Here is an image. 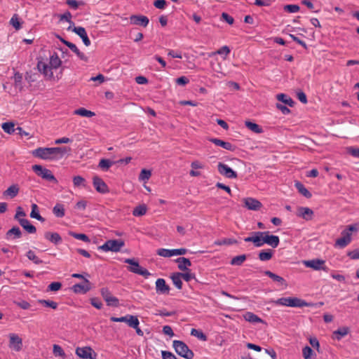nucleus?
Returning a JSON list of instances; mask_svg holds the SVG:
<instances>
[{"label":"nucleus","instance_id":"obj_1","mask_svg":"<svg viewBox=\"0 0 359 359\" xmlns=\"http://www.w3.org/2000/svg\"><path fill=\"white\" fill-rule=\"evenodd\" d=\"M69 147H39L32 151V155L44 161H58L69 153Z\"/></svg>","mask_w":359,"mask_h":359},{"label":"nucleus","instance_id":"obj_2","mask_svg":"<svg viewBox=\"0 0 359 359\" xmlns=\"http://www.w3.org/2000/svg\"><path fill=\"white\" fill-rule=\"evenodd\" d=\"M359 231V222L347 226L341 233V237L336 240L335 248H344L352 241V233Z\"/></svg>","mask_w":359,"mask_h":359},{"label":"nucleus","instance_id":"obj_3","mask_svg":"<svg viewBox=\"0 0 359 359\" xmlns=\"http://www.w3.org/2000/svg\"><path fill=\"white\" fill-rule=\"evenodd\" d=\"M271 302L278 306L302 308L304 306H311V303L299 299L298 297H282L276 300H273Z\"/></svg>","mask_w":359,"mask_h":359},{"label":"nucleus","instance_id":"obj_4","mask_svg":"<svg viewBox=\"0 0 359 359\" xmlns=\"http://www.w3.org/2000/svg\"><path fill=\"white\" fill-rule=\"evenodd\" d=\"M172 346L179 355L186 359H191L194 357L193 351L190 350L187 345L183 341L174 340Z\"/></svg>","mask_w":359,"mask_h":359},{"label":"nucleus","instance_id":"obj_5","mask_svg":"<svg viewBox=\"0 0 359 359\" xmlns=\"http://www.w3.org/2000/svg\"><path fill=\"white\" fill-rule=\"evenodd\" d=\"M124 242L121 239L108 240L103 245L98 247V249L104 252H119L124 246Z\"/></svg>","mask_w":359,"mask_h":359},{"label":"nucleus","instance_id":"obj_6","mask_svg":"<svg viewBox=\"0 0 359 359\" xmlns=\"http://www.w3.org/2000/svg\"><path fill=\"white\" fill-rule=\"evenodd\" d=\"M124 262L130 264L128 269L130 272L141 275L145 278H148L151 276V273L145 268L140 266L139 263L134 259H126Z\"/></svg>","mask_w":359,"mask_h":359},{"label":"nucleus","instance_id":"obj_7","mask_svg":"<svg viewBox=\"0 0 359 359\" xmlns=\"http://www.w3.org/2000/svg\"><path fill=\"white\" fill-rule=\"evenodd\" d=\"M32 170L36 172L37 175L40 176L43 180H46L48 182L57 183V180L53 175L52 172L50 170L43 168L42 165H34L32 166Z\"/></svg>","mask_w":359,"mask_h":359},{"label":"nucleus","instance_id":"obj_8","mask_svg":"<svg viewBox=\"0 0 359 359\" xmlns=\"http://www.w3.org/2000/svg\"><path fill=\"white\" fill-rule=\"evenodd\" d=\"M303 264L308 268H311L315 271L323 270L327 272L329 269L325 265V261L320 259H313L309 260H304Z\"/></svg>","mask_w":359,"mask_h":359},{"label":"nucleus","instance_id":"obj_9","mask_svg":"<svg viewBox=\"0 0 359 359\" xmlns=\"http://www.w3.org/2000/svg\"><path fill=\"white\" fill-rule=\"evenodd\" d=\"M187 252V250L186 248H179V249L159 248L156 251V254L163 257H174V256L184 255Z\"/></svg>","mask_w":359,"mask_h":359},{"label":"nucleus","instance_id":"obj_10","mask_svg":"<svg viewBox=\"0 0 359 359\" xmlns=\"http://www.w3.org/2000/svg\"><path fill=\"white\" fill-rule=\"evenodd\" d=\"M76 355L81 359H96L97 353L90 346L77 347Z\"/></svg>","mask_w":359,"mask_h":359},{"label":"nucleus","instance_id":"obj_11","mask_svg":"<svg viewBox=\"0 0 359 359\" xmlns=\"http://www.w3.org/2000/svg\"><path fill=\"white\" fill-rule=\"evenodd\" d=\"M266 232L264 231H255L252 232L250 236L244 238L245 242H252L254 243L255 247H262L264 244V234Z\"/></svg>","mask_w":359,"mask_h":359},{"label":"nucleus","instance_id":"obj_12","mask_svg":"<svg viewBox=\"0 0 359 359\" xmlns=\"http://www.w3.org/2000/svg\"><path fill=\"white\" fill-rule=\"evenodd\" d=\"M100 294L107 306L117 307L119 304V300L116 297L111 295L110 290L107 287H102L100 290Z\"/></svg>","mask_w":359,"mask_h":359},{"label":"nucleus","instance_id":"obj_13","mask_svg":"<svg viewBox=\"0 0 359 359\" xmlns=\"http://www.w3.org/2000/svg\"><path fill=\"white\" fill-rule=\"evenodd\" d=\"M9 348L16 352H19L22 349V339L15 333L9 334Z\"/></svg>","mask_w":359,"mask_h":359},{"label":"nucleus","instance_id":"obj_14","mask_svg":"<svg viewBox=\"0 0 359 359\" xmlns=\"http://www.w3.org/2000/svg\"><path fill=\"white\" fill-rule=\"evenodd\" d=\"M217 169L219 173L226 178L235 179L237 177V173L225 163L219 162L217 165Z\"/></svg>","mask_w":359,"mask_h":359},{"label":"nucleus","instance_id":"obj_15","mask_svg":"<svg viewBox=\"0 0 359 359\" xmlns=\"http://www.w3.org/2000/svg\"><path fill=\"white\" fill-rule=\"evenodd\" d=\"M93 184L96 191L101 194H107L109 191L107 184L98 176L93 178Z\"/></svg>","mask_w":359,"mask_h":359},{"label":"nucleus","instance_id":"obj_16","mask_svg":"<svg viewBox=\"0 0 359 359\" xmlns=\"http://www.w3.org/2000/svg\"><path fill=\"white\" fill-rule=\"evenodd\" d=\"M37 68L46 77L50 79L53 76V68H51L49 64L39 61L37 64Z\"/></svg>","mask_w":359,"mask_h":359},{"label":"nucleus","instance_id":"obj_17","mask_svg":"<svg viewBox=\"0 0 359 359\" xmlns=\"http://www.w3.org/2000/svg\"><path fill=\"white\" fill-rule=\"evenodd\" d=\"M156 291L158 294H167L170 292V287L163 278H158L156 281Z\"/></svg>","mask_w":359,"mask_h":359},{"label":"nucleus","instance_id":"obj_18","mask_svg":"<svg viewBox=\"0 0 359 359\" xmlns=\"http://www.w3.org/2000/svg\"><path fill=\"white\" fill-rule=\"evenodd\" d=\"M130 20L131 24L141 25L144 27H146L149 22V18L144 15H131Z\"/></svg>","mask_w":359,"mask_h":359},{"label":"nucleus","instance_id":"obj_19","mask_svg":"<svg viewBox=\"0 0 359 359\" xmlns=\"http://www.w3.org/2000/svg\"><path fill=\"white\" fill-rule=\"evenodd\" d=\"M266 233L264 234V244H267L271 247L275 248L278 246L280 243V239L278 236L269 235V231H266Z\"/></svg>","mask_w":359,"mask_h":359},{"label":"nucleus","instance_id":"obj_20","mask_svg":"<svg viewBox=\"0 0 359 359\" xmlns=\"http://www.w3.org/2000/svg\"><path fill=\"white\" fill-rule=\"evenodd\" d=\"M245 206L251 210H257L262 207V203L253 198H246L244 199Z\"/></svg>","mask_w":359,"mask_h":359},{"label":"nucleus","instance_id":"obj_21","mask_svg":"<svg viewBox=\"0 0 359 359\" xmlns=\"http://www.w3.org/2000/svg\"><path fill=\"white\" fill-rule=\"evenodd\" d=\"M84 284H75L72 287V290L75 293L85 294L90 290V282L88 279L84 278Z\"/></svg>","mask_w":359,"mask_h":359},{"label":"nucleus","instance_id":"obj_22","mask_svg":"<svg viewBox=\"0 0 359 359\" xmlns=\"http://www.w3.org/2000/svg\"><path fill=\"white\" fill-rule=\"evenodd\" d=\"M73 31L81 38L83 43L86 46H89L90 45V41L87 35L86 29L83 27H75Z\"/></svg>","mask_w":359,"mask_h":359},{"label":"nucleus","instance_id":"obj_23","mask_svg":"<svg viewBox=\"0 0 359 359\" xmlns=\"http://www.w3.org/2000/svg\"><path fill=\"white\" fill-rule=\"evenodd\" d=\"M210 141L215 144V145L221 147L228 151H234L236 149V147L233 145L231 143L223 141L220 139L212 138L210 140Z\"/></svg>","mask_w":359,"mask_h":359},{"label":"nucleus","instance_id":"obj_24","mask_svg":"<svg viewBox=\"0 0 359 359\" xmlns=\"http://www.w3.org/2000/svg\"><path fill=\"white\" fill-rule=\"evenodd\" d=\"M21 236L22 232L20 228L18 226H13L6 232L5 238L7 241H11L20 238Z\"/></svg>","mask_w":359,"mask_h":359},{"label":"nucleus","instance_id":"obj_25","mask_svg":"<svg viewBox=\"0 0 359 359\" xmlns=\"http://www.w3.org/2000/svg\"><path fill=\"white\" fill-rule=\"evenodd\" d=\"M313 215V212L309 208L301 207L298 210L297 215L306 221L311 220L312 219Z\"/></svg>","mask_w":359,"mask_h":359},{"label":"nucleus","instance_id":"obj_26","mask_svg":"<svg viewBox=\"0 0 359 359\" xmlns=\"http://www.w3.org/2000/svg\"><path fill=\"white\" fill-rule=\"evenodd\" d=\"M175 262L177 263L178 269L181 271H189V267L191 266L190 260L186 257H179Z\"/></svg>","mask_w":359,"mask_h":359},{"label":"nucleus","instance_id":"obj_27","mask_svg":"<svg viewBox=\"0 0 359 359\" xmlns=\"http://www.w3.org/2000/svg\"><path fill=\"white\" fill-rule=\"evenodd\" d=\"M44 237L46 239L48 240L51 243L54 244H58L62 241V238L59 233L56 232H46L44 234Z\"/></svg>","mask_w":359,"mask_h":359},{"label":"nucleus","instance_id":"obj_28","mask_svg":"<svg viewBox=\"0 0 359 359\" xmlns=\"http://www.w3.org/2000/svg\"><path fill=\"white\" fill-rule=\"evenodd\" d=\"M264 274L271 278L273 281L278 283L280 285L287 287V283L283 277L276 275L270 271H265Z\"/></svg>","mask_w":359,"mask_h":359},{"label":"nucleus","instance_id":"obj_29","mask_svg":"<svg viewBox=\"0 0 359 359\" xmlns=\"http://www.w3.org/2000/svg\"><path fill=\"white\" fill-rule=\"evenodd\" d=\"M19 192V188L16 184H13L10 186L3 193L4 196L9 197L13 198L15 197Z\"/></svg>","mask_w":359,"mask_h":359},{"label":"nucleus","instance_id":"obj_30","mask_svg":"<svg viewBox=\"0 0 359 359\" xmlns=\"http://www.w3.org/2000/svg\"><path fill=\"white\" fill-rule=\"evenodd\" d=\"M19 224L29 233H34L36 231V227L27 219H19Z\"/></svg>","mask_w":359,"mask_h":359},{"label":"nucleus","instance_id":"obj_31","mask_svg":"<svg viewBox=\"0 0 359 359\" xmlns=\"http://www.w3.org/2000/svg\"><path fill=\"white\" fill-rule=\"evenodd\" d=\"M243 318L246 321L252 323H259L264 322L262 319H261L258 316L252 312H246L243 315Z\"/></svg>","mask_w":359,"mask_h":359},{"label":"nucleus","instance_id":"obj_32","mask_svg":"<svg viewBox=\"0 0 359 359\" xmlns=\"http://www.w3.org/2000/svg\"><path fill=\"white\" fill-rule=\"evenodd\" d=\"M180 276V272L173 273L170 276L172 283L178 290H181L182 288V281Z\"/></svg>","mask_w":359,"mask_h":359},{"label":"nucleus","instance_id":"obj_33","mask_svg":"<svg viewBox=\"0 0 359 359\" xmlns=\"http://www.w3.org/2000/svg\"><path fill=\"white\" fill-rule=\"evenodd\" d=\"M53 69H57L61 65V60L56 53H53L50 56L49 63Z\"/></svg>","mask_w":359,"mask_h":359},{"label":"nucleus","instance_id":"obj_34","mask_svg":"<svg viewBox=\"0 0 359 359\" xmlns=\"http://www.w3.org/2000/svg\"><path fill=\"white\" fill-rule=\"evenodd\" d=\"M349 332V328L348 327H341L333 332L335 338L337 340L341 339L347 335Z\"/></svg>","mask_w":359,"mask_h":359},{"label":"nucleus","instance_id":"obj_35","mask_svg":"<svg viewBox=\"0 0 359 359\" xmlns=\"http://www.w3.org/2000/svg\"><path fill=\"white\" fill-rule=\"evenodd\" d=\"M53 212L57 217H63L65 215L64 205L61 203H57L53 208Z\"/></svg>","mask_w":359,"mask_h":359},{"label":"nucleus","instance_id":"obj_36","mask_svg":"<svg viewBox=\"0 0 359 359\" xmlns=\"http://www.w3.org/2000/svg\"><path fill=\"white\" fill-rule=\"evenodd\" d=\"M295 187L298 191L307 198L311 197V194L307 190V189L299 182H295Z\"/></svg>","mask_w":359,"mask_h":359},{"label":"nucleus","instance_id":"obj_37","mask_svg":"<svg viewBox=\"0 0 359 359\" xmlns=\"http://www.w3.org/2000/svg\"><path fill=\"white\" fill-rule=\"evenodd\" d=\"M114 163L109 159L102 158L100 161L98 167L103 171H107Z\"/></svg>","mask_w":359,"mask_h":359},{"label":"nucleus","instance_id":"obj_38","mask_svg":"<svg viewBox=\"0 0 359 359\" xmlns=\"http://www.w3.org/2000/svg\"><path fill=\"white\" fill-rule=\"evenodd\" d=\"M30 217L41 222L44 221V218L42 217L39 214L38 206L35 203H33L32 205V211L30 213Z\"/></svg>","mask_w":359,"mask_h":359},{"label":"nucleus","instance_id":"obj_39","mask_svg":"<svg viewBox=\"0 0 359 359\" xmlns=\"http://www.w3.org/2000/svg\"><path fill=\"white\" fill-rule=\"evenodd\" d=\"M273 252L271 250H262L259 253V259L262 262L269 261L272 258Z\"/></svg>","mask_w":359,"mask_h":359},{"label":"nucleus","instance_id":"obj_40","mask_svg":"<svg viewBox=\"0 0 359 359\" xmlns=\"http://www.w3.org/2000/svg\"><path fill=\"white\" fill-rule=\"evenodd\" d=\"M4 131L9 135L13 134L15 130V124L13 122H5L1 125Z\"/></svg>","mask_w":359,"mask_h":359},{"label":"nucleus","instance_id":"obj_41","mask_svg":"<svg viewBox=\"0 0 359 359\" xmlns=\"http://www.w3.org/2000/svg\"><path fill=\"white\" fill-rule=\"evenodd\" d=\"M276 97L278 101H280V102L285 103V104H287L290 107H292V105L294 104V102L292 101V100L290 97H289L287 95H286L285 94H283V93L278 94Z\"/></svg>","mask_w":359,"mask_h":359},{"label":"nucleus","instance_id":"obj_42","mask_svg":"<svg viewBox=\"0 0 359 359\" xmlns=\"http://www.w3.org/2000/svg\"><path fill=\"white\" fill-rule=\"evenodd\" d=\"M74 114L76 115H79L83 117H92L95 116V113L88 110L85 108H79L74 111Z\"/></svg>","mask_w":359,"mask_h":359},{"label":"nucleus","instance_id":"obj_43","mask_svg":"<svg viewBox=\"0 0 359 359\" xmlns=\"http://www.w3.org/2000/svg\"><path fill=\"white\" fill-rule=\"evenodd\" d=\"M246 258L247 257L245 255L236 256L231 260L230 263L233 266H241L246 260Z\"/></svg>","mask_w":359,"mask_h":359},{"label":"nucleus","instance_id":"obj_44","mask_svg":"<svg viewBox=\"0 0 359 359\" xmlns=\"http://www.w3.org/2000/svg\"><path fill=\"white\" fill-rule=\"evenodd\" d=\"M245 126L248 129H250V130L255 133H261L262 132V129L260 128V126L255 123H252L251 121H246Z\"/></svg>","mask_w":359,"mask_h":359},{"label":"nucleus","instance_id":"obj_45","mask_svg":"<svg viewBox=\"0 0 359 359\" xmlns=\"http://www.w3.org/2000/svg\"><path fill=\"white\" fill-rule=\"evenodd\" d=\"M230 53V48L227 46H224L219 50H217L216 52L211 53L209 55L213 56L216 54L220 55H224V58L225 59L226 57Z\"/></svg>","mask_w":359,"mask_h":359},{"label":"nucleus","instance_id":"obj_46","mask_svg":"<svg viewBox=\"0 0 359 359\" xmlns=\"http://www.w3.org/2000/svg\"><path fill=\"white\" fill-rule=\"evenodd\" d=\"M147 212V207L144 205L137 206L133 211V214L135 217H140L145 215Z\"/></svg>","mask_w":359,"mask_h":359},{"label":"nucleus","instance_id":"obj_47","mask_svg":"<svg viewBox=\"0 0 359 359\" xmlns=\"http://www.w3.org/2000/svg\"><path fill=\"white\" fill-rule=\"evenodd\" d=\"M129 327L136 328L140 324V321L137 316L133 315H128V323Z\"/></svg>","mask_w":359,"mask_h":359},{"label":"nucleus","instance_id":"obj_48","mask_svg":"<svg viewBox=\"0 0 359 359\" xmlns=\"http://www.w3.org/2000/svg\"><path fill=\"white\" fill-rule=\"evenodd\" d=\"M70 49L76 54V55L80 60L85 62L88 61V57L83 53L81 52L75 44L71 46Z\"/></svg>","mask_w":359,"mask_h":359},{"label":"nucleus","instance_id":"obj_49","mask_svg":"<svg viewBox=\"0 0 359 359\" xmlns=\"http://www.w3.org/2000/svg\"><path fill=\"white\" fill-rule=\"evenodd\" d=\"M26 256L29 260L32 261L36 264H39L43 262V261L35 255L34 252L31 250L27 252Z\"/></svg>","mask_w":359,"mask_h":359},{"label":"nucleus","instance_id":"obj_50","mask_svg":"<svg viewBox=\"0 0 359 359\" xmlns=\"http://www.w3.org/2000/svg\"><path fill=\"white\" fill-rule=\"evenodd\" d=\"M69 235L76 239L81 240L83 242H86V243L90 242L89 238L84 233H75L73 231H69Z\"/></svg>","mask_w":359,"mask_h":359},{"label":"nucleus","instance_id":"obj_51","mask_svg":"<svg viewBox=\"0 0 359 359\" xmlns=\"http://www.w3.org/2000/svg\"><path fill=\"white\" fill-rule=\"evenodd\" d=\"M53 353L55 356H60L62 358H65L66 354L62 347L57 344H54L53 346Z\"/></svg>","mask_w":359,"mask_h":359},{"label":"nucleus","instance_id":"obj_52","mask_svg":"<svg viewBox=\"0 0 359 359\" xmlns=\"http://www.w3.org/2000/svg\"><path fill=\"white\" fill-rule=\"evenodd\" d=\"M191 334L202 341H205L207 339L206 336L203 333V332L197 329L193 328L191 330Z\"/></svg>","mask_w":359,"mask_h":359},{"label":"nucleus","instance_id":"obj_53","mask_svg":"<svg viewBox=\"0 0 359 359\" xmlns=\"http://www.w3.org/2000/svg\"><path fill=\"white\" fill-rule=\"evenodd\" d=\"M313 351L311 347L306 346L302 349V355L304 359H311L313 355Z\"/></svg>","mask_w":359,"mask_h":359},{"label":"nucleus","instance_id":"obj_54","mask_svg":"<svg viewBox=\"0 0 359 359\" xmlns=\"http://www.w3.org/2000/svg\"><path fill=\"white\" fill-rule=\"evenodd\" d=\"M73 183L75 187H85L86 180L81 176H75L73 178Z\"/></svg>","mask_w":359,"mask_h":359},{"label":"nucleus","instance_id":"obj_55","mask_svg":"<svg viewBox=\"0 0 359 359\" xmlns=\"http://www.w3.org/2000/svg\"><path fill=\"white\" fill-rule=\"evenodd\" d=\"M39 304H41L46 306L52 308L53 309H56L57 308V304L55 302L45 300V299H39L38 301Z\"/></svg>","mask_w":359,"mask_h":359},{"label":"nucleus","instance_id":"obj_56","mask_svg":"<svg viewBox=\"0 0 359 359\" xmlns=\"http://www.w3.org/2000/svg\"><path fill=\"white\" fill-rule=\"evenodd\" d=\"M300 8L296 4H288L284 6V10L290 13H295L299 11Z\"/></svg>","mask_w":359,"mask_h":359},{"label":"nucleus","instance_id":"obj_57","mask_svg":"<svg viewBox=\"0 0 359 359\" xmlns=\"http://www.w3.org/2000/svg\"><path fill=\"white\" fill-rule=\"evenodd\" d=\"M151 175V172L150 170L142 169L140 174L139 180L141 181H147L150 178Z\"/></svg>","mask_w":359,"mask_h":359},{"label":"nucleus","instance_id":"obj_58","mask_svg":"<svg viewBox=\"0 0 359 359\" xmlns=\"http://www.w3.org/2000/svg\"><path fill=\"white\" fill-rule=\"evenodd\" d=\"M184 273H180V276L182 277V279H184L185 281L189 282L191 280L195 278V275L189 271H185Z\"/></svg>","mask_w":359,"mask_h":359},{"label":"nucleus","instance_id":"obj_59","mask_svg":"<svg viewBox=\"0 0 359 359\" xmlns=\"http://www.w3.org/2000/svg\"><path fill=\"white\" fill-rule=\"evenodd\" d=\"M346 151L351 156L355 158H359V148L354 147H348L346 148Z\"/></svg>","mask_w":359,"mask_h":359},{"label":"nucleus","instance_id":"obj_60","mask_svg":"<svg viewBox=\"0 0 359 359\" xmlns=\"http://www.w3.org/2000/svg\"><path fill=\"white\" fill-rule=\"evenodd\" d=\"M26 213L23 210V209L19 206L16 209V213L15 215V219L19 222V219H24V217H25Z\"/></svg>","mask_w":359,"mask_h":359},{"label":"nucleus","instance_id":"obj_61","mask_svg":"<svg viewBox=\"0 0 359 359\" xmlns=\"http://www.w3.org/2000/svg\"><path fill=\"white\" fill-rule=\"evenodd\" d=\"M62 287V284L60 282H53L48 286L49 291L56 292L58 291Z\"/></svg>","mask_w":359,"mask_h":359},{"label":"nucleus","instance_id":"obj_62","mask_svg":"<svg viewBox=\"0 0 359 359\" xmlns=\"http://www.w3.org/2000/svg\"><path fill=\"white\" fill-rule=\"evenodd\" d=\"M15 304L21 308L22 309L27 310L30 308V304L25 300L19 301V302H15Z\"/></svg>","mask_w":359,"mask_h":359},{"label":"nucleus","instance_id":"obj_63","mask_svg":"<svg viewBox=\"0 0 359 359\" xmlns=\"http://www.w3.org/2000/svg\"><path fill=\"white\" fill-rule=\"evenodd\" d=\"M161 355L163 359H177V358L172 352L167 351H162Z\"/></svg>","mask_w":359,"mask_h":359},{"label":"nucleus","instance_id":"obj_64","mask_svg":"<svg viewBox=\"0 0 359 359\" xmlns=\"http://www.w3.org/2000/svg\"><path fill=\"white\" fill-rule=\"evenodd\" d=\"M348 256L352 259H359V249H355L348 252Z\"/></svg>","mask_w":359,"mask_h":359}]
</instances>
